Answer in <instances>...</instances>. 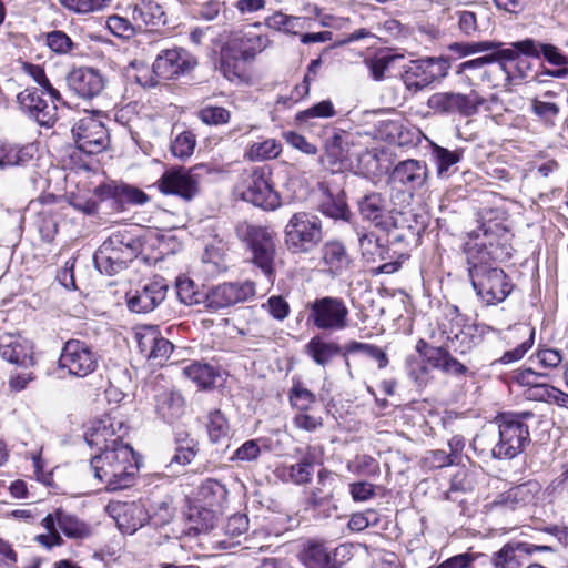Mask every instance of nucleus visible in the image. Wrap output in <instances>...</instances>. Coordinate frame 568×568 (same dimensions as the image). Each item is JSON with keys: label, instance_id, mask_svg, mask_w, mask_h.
<instances>
[{"label": "nucleus", "instance_id": "nucleus-1", "mask_svg": "<svg viewBox=\"0 0 568 568\" xmlns=\"http://www.w3.org/2000/svg\"><path fill=\"white\" fill-rule=\"evenodd\" d=\"M505 229L499 223L483 224L475 231V242L466 244L465 253L473 288L485 305L504 302L513 291L506 273L490 263L491 247Z\"/></svg>", "mask_w": 568, "mask_h": 568}, {"label": "nucleus", "instance_id": "nucleus-2", "mask_svg": "<svg viewBox=\"0 0 568 568\" xmlns=\"http://www.w3.org/2000/svg\"><path fill=\"white\" fill-rule=\"evenodd\" d=\"M90 466L94 477L105 489L116 491L133 485L139 471V459L129 445H119L104 449L91 458Z\"/></svg>", "mask_w": 568, "mask_h": 568}, {"label": "nucleus", "instance_id": "nucleus-3", "mask_svg": "<svg viewBox=\"0 0 568 568\" xmlns=\"http://www.w3.org/2000/svg\"><path fill=\"white\" fill-rule=\"evenodd\" d=\"M141 250L138 237L129 230L112 232L93 255V262L100 273L114 275L136 258Z\"/></svg>", "mask_w": 568, "mask_h": 568}, {"label": "nucleus", "instance_id": "nucleus-4", "mask_svg": "<svg viewBox=\"0 0 568 568\" xmlns=\"http://www.w3.org/2000/svg\"><path fill=\"white\" fill-rule=\"evenodd\" d=\"M235 233L251 252V262L272 282L276 254L275 233L268 227L248 222L239 223Z\"/></svg>", "mask_w": 568, "mask_h": 568}, {"label": "nucleus", "instance_id": "nucleus-5", "mask_svg": "<svg viewBox=\"0 0 568 568\" xmlns=\"http://www.w3.org/2000/svg\"><path fill=\"white\" fill-rule=\"evenodd\" d=\"M532 413L501 414L497 418L499 440L491 449L498 459H511L519 455L530 442L529 426L525 422Z\"/></svg>", "mask_w": 568, "mask_h": 568}, {"label": "nucleus", "instance_id": "nucleus-6", "mask_svg": "<svg viewBox=\"0 0 568 568\" xmlns=\"http://www.w3.org/2000/svg\"><path fill=\"white\" fill-rule=\"evenodd\" d=\"M284 241L292 253H311L323 241L322 220L310 212L294 213L284 227Z\"/></svg>", "mask_w": 568, "mask_h": 568}, {"label": "nucleus", "instance_id": "nucleus-7", "mask_svg": "<svg viewBox=\"0 0 568 568\" xmlns=\"http://www.w3.org/2000/svg\"><path fill=\"white\" fill-rule=\"evenodd\" d=\"M271 175V170L266 166H256L244 172L237 185L241 199L263 210L277 209L281 196L273 187Z\"/></svg>", "mask_w": 568, "mask_h": 568}, {"label": "nucleus", "instance_id": "nucleus-8", "mask_svg": "<svg viewBox=\"0 0 568 568\" xmlns=\"http://www.w3.org/2000/svg\"><path fill=\"white\" fill-rule=\"evenodd\" d=\"M449 68V60L444 57L412 60L404 67L400 78L406 90L418 93L433 82L444 79Z\"/></svg>", "mask_w": 568, "mask_h": 568}, {"label": "nucleus", "instance_id": "nucleus-9", "mask_svg": "<svg viewBox=\"0 0 568 568\" xmlns=\"http://www.w3.org/2000/svg\"><path fill=\"white\" fill-rule=\"evenodd\" d=\"M349 311L341 297L324 296L308 305V323L325 332H339L348 326Z\"/></svg>", "mask_w": 568, "mask_h": 568}, {"label": "nucleus", "instance_id": "nucleus-10", "mask_svg": "<svg viewBox=\"0 0 568 568\" xmlns=\"http://www.w3.org/2000/svg\"><path fill=\"white\" fill-rule=\"evenodd\" d=\"M99 366L98 353L83 341L69 339L64 343L58 361L59 371L69 376L84 378Z\"/></svg>", "mask_w": 568, "mask_h": 568}, {"label": "nucleus", "instance_id": "nucleus-11", "mask_svg": "<svg viewBox=\"0 0 568 568\" xmlns=\"http://www.w3.org/2000/svg\"><path fill=\"white\" fill-rule=\"evenodd\" d=\"M71 132L77 149L84 154H99L108 148V130L95 114L88 113L79 119Z\"/></svg>", "mask_w": 568, "mask_h": 568}, {"label": "nucleus", "instance_id": "nucleus-12", "mask_svg": "<svg viewBox=\"0 0 568 568\" xmlns=\"http://www.w3.org/2000/svg\"><path fill=\"white\" fill-rule=\"evenodd\" d=\"M357 210L364 221L388 235L398 229L396 215L399 213L389 209V203L382 193L369 192L361 196L357 200Z\"/></svg>", "mask_w": 568, "mask_h": 568}, {"label": "nucleus", "instance_id": "nucleus-13", "mask_svg": "<svg viewBox=\"0 0 568 568\" xmlns=\"http://www.w3.org/2000/svg\"><path fill=\"white\" fill-rule=\"evenodd\" d=\"M256 294L253 281L224 282L206 291L205 308L219 311L252 300Z\"/></svg>", "mask_w": 568, "mask_h": 568}, {"label": "nucleus", "instance_id": "nucleus-14", "mask_svg": "<svg viewBox=\"0 0 568 568\" xmlns=\"http://www.w3.org/2000/svg\"><path fill=\"white\" fill-rule=\"evenodd\" d=\"M204 165L172 168L166 170L158 181L159 190L164 194H173L185 201H191L199 193L200 173Z\"/></svg>", "mask_w": 568, "mask_h": 568}, {"label": "nucleus", "instance_id": "nucleus-15", "mask_svg": "<svg viewBox=\"0 0 568 568\" xmlns=\"http://www.w3.org/2000/svg\"><path fill=\"white\" fill-rule=\"evenodd\" d=\"M485 99L475 90L464 94L459 92H438L429 97L427 105L438 113H458L463 116H471L479 111Z\"/></svg>", "mask_w": 568, "mask_h": 568}, {"label": "nucleus", "instance_id": "nucleus-16", "mask_svg": "<svg viewBox=\"0 0 568 568\" xmlns=\"http://www.w3.org/2000/svg\"><path fill=\"white\" fill-rule=\"evenodd\" d=\"M468 318L463 315L457 306H448L445 317L439 324V331L446 339V347L455 353L466 354L471 349V339Z\"/></svg>", "mask_w": 568, "mask_h": 568}, {"label": "nucleus", "instance_id": "nucleus-17", "mask_svg": "<svg viewBox=\"0 0 568 568\" xmlns=\"http://www.w3.org/2000/svg\"><path fill=\"white\" fill-rule=\"evenodd\" d=\"M168 284L162 277H154L139 284L126 293V304L134 313H149L155 310L166 297Z\"/></svg>", "mask_w": 568, "mask_h": 568}, {"label": "nucleus", "instance_id": "nucleus-18", "mask_svg": "<svg viewBox=\"0 0 568 568\" xmlns=\"http://www.w3.org/2000/svg\"><path fill=\"white\" fill-rule=\"evenodd\" d=\"M349 558L348 545L332 548L323 542L311 541L303 552V561L307 568H342Z\"/></svg>", "mask_w": 568, "mask_h": 568}, {"label": "nucleus", "instance_id": "nucleus-19", "mask_svg": "<svg viewBox=\"0 0 568 568\" xmlns=\"http://www.w3.org/2000/svg\"><path fill=\"white\" fill-rule=\"evenodd\" d=\"M196 64V59L191 53L182 48H174L162 51L152 70L158 78L171 80L190 72Z\"/></svg>", "mask_w": 568, "mask_h": 568}, {"label": "nucleus", "instance_id": "nucleus-20", "mask_svg": "<svg viewBox=\"0 0 568 568\" xmlns=\"http://www.w3.org/2000/svg\"><path fill=\"white\" fill-rule=\"evenodd\" d=\"M320 254L322 272L332 278L341 277L353 268L354 260L345 243L339 240L325 242Z\"/></svg>", "mask_w": 568, "mask_h": 568}, {"label": "nucleus", "instance_id": "nucleus-21", "mask_svg": "<svg viewBox=\"0 0 568 568\" xmlns=\"http://www.w3.org/2000/svg\"><path fill=\"white\" fill-rule=\"evenodd\" d=\"M17 101L21 110L30 118L34 119L40 125L50 128L57 119V102L49 104L36 88H27L17 95Z\"/></svg>", "mask_w": 568, "mask_h": 568}, {"label": "nucleus", "instance_id": "nucleus-22", "mask_svg": "<svg viewBox=\"0 0 568 568\" xmlns=\"http://www.w3.org/2000/svg\"><path fill=\"white\" fill-rule=\"evenodd\" d=\"M199 497L205 507L196 510L203 518V524L195 526L196 530H207L214 526L216 508H221L227 497V490L223 484L215 479L205 480L199 488Z\"/></svg>", "mask_w": 568, "mask_h": 568}, {"label": "nucleus", "instance_id": "nucleus-23", "mask_svg": "<svg viewBox=\"0 0 568 568\" xmlns=\"http://www.w3.org/2000/svg\"><path fill=\"white\" fill-rule=\"evenodd\" d=\"M0 356L14 365L32 366L33 345L20 334L4 333L0 335Z\"/></svg>", "mask_w": 568, "mask_h": 568}, {"label": "nucleus", "instance_id": "nucleus-24", "mask_svg": "<svg viewBox=\"0 0 568 568\" xmlns=\"http://www.w3.org/2000/svg\"><path fill=\"white\" fill-rule=\"evenodd\" d=\"M67 83L78 97L92 99L104 89V79L101 73L92 68H78L67 75Z\"/></svg>", "mask_w": 568, "mask_h": 568}, {"label": "nucleus", "instance_id": "nucleus-25", "mask_svg": "<svg viewBox=\"0 0 568 568\" xmlns=\"http://www.w3.org/2000/svg\"><path fill=\"white\" fill-rule=\"evenodd\" d=\"M116 428L122 429V423L111 418L100 419L91 424L84 434L85 442L91 447H97L101 453L104 449H112L114 446L125 445Z\"/></svg>", "mask_w": 568, "mask_h": 568}, {"label": "nucleus", "instance_id": "nucleus-26", "mask_svg": "<svg viewBox=\"0 0 568 568\" xmlns=\"http://www.w3.org/2000/svg\"><path fill=\"white\" fill-rule=\"evenodd\" d=\"M540 489L539 483L530 480L499 494L494 505L513 511L519 510L535 505Z\"/></svg>", "mask_w": 568, "mask_h": 568}, {"label": "nucleus", "instance_id": "nucleus-27", "mask_svg": "<svg viewBox=\"0 0 568 568\" xmlns=\"http://www.w3.org/2000/svg\"><path fill=\"white\" fill-rule=\"evenodd\" d=\"M139 30L158 29L166 23V14L156 0H136L126 8Z\"/></svg>", "mask_w": 568, "mask_h": 568}, {"label": "nucleus", "instance_id": "nucleus-28", "mask_svg": "<svg viewBox=\"0 0 568 568\" xmlns=\"http://www.w3.org/2000/svg\"><path fill=\"white\" fill-rule=\"evenodd\" d=\"M392 179L410 190L420 189L428 179L427 164L413 159L402 161L394 168Z\"/></svg>", "mask_w": 568, "mask_h": 568}, {"label": "nucleus", "instance_id": "nucleus-29", "mask_svg": "<svg viewBox=\"0 0 568 568\" xmlns=\"http://www.w3.org/2000/svg\"><path fill=\"white\" fill-rule=\"evenodd\" d=\"M432 155L436 164V173L439 179H448L457 171V164L464 158V149L448 150L433 143Z\"/></svg>", "mask_w": 568, "mask_h": 568}, {"label": "nucleus", "instance_id": "nucleus-30", "mask_svg": "<svg viewBox=\"0 0 568 568\" xmlns=\"http://www.w3.org/2000/svg\"><path fill=\"white\" fill-rule=\"evenodd\" d=\"M516 550L531 552L532 550H549L547 546H532L525 542L506 544L500 550L493 554L490 562L495 568H518L519 562Z\"/></svg>", "mask_w": 568, "mask_h": 568}, {"label": "nucleus", "instance_id": "nucleus-31", "mask_svg": "<svg viewBox=\"0 0 568 568\" xmlns=\"http://www.w3.org/2000/svg\"><path fill=\"white\" fill-rule=\"evenodd\" d=\"M232 43L240 52L241 58L247 61L264 51L271 44V40L265 34L245 32L235 37Z\"/></svg>", "mask_w": 568, "mask_h": 568}, {"label": "nucleus", "instance_id": "nucleus-32", "mask_svg": "<svg viewBox=\"0 0 568 568\" xmlns=\"http://www.w3.org/2000/svg\"><path fill=\"white\" fill-rule=\"evenodd\" d=\"M358 235V247L364 261L377 262L387 258L388 248L381 243V239L374 232L362 231Z\"/></svg>", "mask_w": 568, "mask_h": 568}, {"label": "nucleus", "instance_id": "nucleus-33", "mask_svg": "<svg viewBox=\"0 0 568 568\" xmlns=\"http://www.w3.org/2000/svg\"><path fill=\"white\" fill-rule=\"evenodd\" d=\"M341 347L333 342H326L320 336H314L305 345V353L320 366L325 367L332 358L338 355Z\"/></svg>", "mask_w": 568, "mask_h": 568}, {"label": "nucleus", "instance_id": "nucleus-34", "mask_svg": "<svg viewBox=\"0 0 568 568\" xmlns=\"http://www.w3.org/2000/svg\"><path fill=\"white\" fill-rule=\"evenodd\" d=\"M223 529L225 538L217 540L216 545L221 549H230L239 545V538L248 530V517L244 514H235L229 517Z\"/></svg>", "mask_w": 568, "mask_h": 568}, {"label": "nucleus", "instance_id": "nucleus-35", "mask_svg": "<svg viewBox=\"0 0 568 568\" xmlns=\"http://www.w3.org/2000/svg\"><path fill=\"white\" fill-rule=\"evenodd\" d=\"M37 148L33 144L1 145L2 168L23 166L33 160Z\"/></svg>", "mask_w": 568, "mask_h": 568}, {"label": "nucleus", "instance_id": "nucleus-36", "mask_svg": "<svg viewBox=\"0 0 568 568\" xmlns=\"http://www.w3.org/2000/svg\"><path fill=\"white\" fill-rule=\"evenodd\" d=\"M57 524L68 538L84 539L91 536L92 532L89 525L62 509L57 510Z\"/></svg>", "mask_w": 568, "mask_h": 568}, {"label": "nucleus", "instance_id": "nucleus-37", "mask_svg": "<svg viewBox=\"0 0 568 568\" xmlns=\"http://www.w3.org/2000/svg\"><path fill=\"white\" fill-rule=\"evenodd\" d=\"M282 152V145L275 139H266L252 143L244 152V158L252 162L276 159Z\"/></svg>", "mask_w": 568, "mask_h": 568}, {"label": "nucleus", "instance_id": "nucleus-38", "mask_svg": "<svg viewBox=\"0 0 568 568\" xmlns=\"http://www.w3.org/2000/svg\"><path fill=\"white\" fill-rule=\"evenodd\" d=\"M175 288L178 298L180 300L181 303L189 306L201 304L205 306L206 292H200L196 288L195 283L191 278L186 276H179L176 278Z\"/></svg>", "mask_w": 568, "mask_h": 568}, {"label": "nucleus", "instance_id": "nucleus-39", "mask_svg": "<svg viewBox=\"0 0 568 568\" xmlns=\"http://www.w3.org/2000/svg\"><path fill=\"white\" fill-rule=\"evenodd\" d=\"M183 375L201 388L214 385L216 374L212 366L194 362L183 368Z\"/></svg>", "mask_w": 568, "mask_h": 568}, {"label": "nucleus", "instance_id": "nucleus-40", "mask_svg": "<svg viewBox=\"0 0 568 568\" xmlns=\"http://www.w3.org/2000/svg\"><path fill=\"white\" fill-rule=\"evenodd\" d=\"M521 54L525 57L537 54L534 39H525L514 42L509 48L500 49L493 55L495 57V61L505 60L508 62H516L519 60Z\"/></svg>", "mask_w": 568, "mask_h": 568}, {"label": "nucleus", "instance_id": "nucleus-41", "mask_svg": "<svg viewBox=\"0 0 568 568\" xmlns=\"http://www.w3.org/2000/svg\"><path fill=\"white\" fill-rule=\"evenodd\" d=\"M336 115V110L331 100H323L314 105L298 112L295 121L300 124L311 125L314 119H328Z\"/></svg>", "mask_w": 568, "mask_h": 568}, {"label": "nucleus", "instance_id": "nucleus-42", "mask_svg": "<svg viewBox=\"0 0 568 568\" xmlns=\"http://www.w3.org/2000/svg\"><path fill=\"white\" fill-rule=\"evenodd\" d=\"M515 332L528 337L514 349L505 352L498 359V362L501 364H510L521 359L525 354L532 347L535 338V331L532 328L527 326H519L515 328Z\"/></svg>", "mask_w": 568, "mask_h": 568}, {"label": "nucleus", "instance_id": "nucleus-43", "mask_svg": "<svg viewBox=\"0 0 568 568\" xmlns=\"http://www.w3.org/2000/svg\"><path fill=\"white\" fill-rule=\"evenodd\" d=\"M207 434L212 443H221L230 436V424L221 410L215 409L209 414Z\"/></svg>", "mask_w": 568, "mask_h": 568}, {"label": "nucleus", "instance_id": "nucleus-44", "mask_svg": "<svg viewBox=\"0 0 568 568\" xmlns=\"http://www.w3.org/2000/svg\"><path fill=\"white\" fill-rule=\"evenodd\" d=\"M537 54H531V58L542 57L549 64L558 69H568V55L556 45L550 43H541L535 40Z\"/></svg>", "mask_w": 568, "mask_h": 568}, {"label": "nucleus", "instance_id": "nucleus-45", "mask_svg": "<svg viewBox=\"0 0 568 568\" xmlns=\"http://www.w3.org/2000/svg\"><path fill=\"white\" fill-rule=\"evenodd\" d=\"M347 469L364 477H378L381 474L379 463L369 455H357L347 463Z\"/></svg>", "mask_w": 568, "mask_h": 568}, {"label": "nucleus", "instance_id": "nucleus-46", "mask_svg": "<svg viewBox=\"0 0 568 568\" xmlns=\"http://www.w3.org/2000/svg\"><path fill=\"white\" fill-rule=\"evenodd\" d=\"M402 58V54L379 53L373 58L366 59L365 64L369 70L371 77L375 81H382L384 80L385 72L389 69L390 64Z\"/></svg>", "mask_w": 568, "mask_h": 568}, {"label": "nucleus", "instance_id": "nucleus-47", "mask_svg": "<svg viewBox=\"0 0 568 568\" xmlns=\"http://www.w3.org/2000/svg\"><path fill=\"white\" fill-rule=\"evenodd\" d=\"M106 28L110 32L121 39L133 38L139 30L138 24L131 19L118 14L110 16L106 19Z\"/></svg>", "mask_w": 568, "mask_h": 568}, {"label": "nucleus", "instance_id": "nucleus-48", "mask_svg": "<svg viewBox=\"0 0 568 568\" xmlns=\"http://www.w3.org/2000/svg\"><path fill=\"white\" fill-rule=\"evenodd\" d=\"M197 118L206 125H224L231 120V111L219 105L205 104L196 113Z\"/></svg>", "mask_w": 568, "mask_h": 568}, {"label": "nucleus", "instance_id": "nucleus-49", "mask_svg": "<svg viewBox=\"0 0 568 568\" xmlns=\"http://www.w3.org/2000/svg\"><path fill=\"white\" fill-rule=\"evenodd\" d=\"M22 69L41 87L42 93H48L53 101H62L59 90L51 84L42 67L32 63H23Z\"/></svg>", "mask_w": 568, "mask_h": 568}, {"label": "nucleus", "instance_id": "nucleus-50", "mask_svg": "<svg viewBox=\"0 0 568 568\" xmlns=\"http://www.w3.org/2000/svg\"><path fill=\"white\" fill-rule=\"evenodd\" d=\"M158 412L165 420H174L183 412V398L176 394H163L158 403Z\"/></svg>", "mask_w": 568, "mask_h": 568}, {"label": "nucleus", "instance_id": "nucleus-51", "mask_svg": "<svg viewBox=\"0 0 568 568\" xmlns=\"http://www.w3.org/2000/svg\"><path fill=\"white\" fill-rule=\"evenodd\" d=\"M45 44L57 54H68L77 47L71 38L61 30H54L45 34Z\"/></svg>", "mask_w": 568, "mask_h": 568}, {"label": "nucleus", "instance_id": "nucleus-52", "mask_svg": "<svg viewBox=\"0 0 568 568\" xmlns=\"http://www.w3.org/2000/svg\"><path fill=\"white\" fill-rule=\"evenodd\" d=\"M347 138L348 134L346 132L333 130L332 135L325 141V150L328 156L335 160H343L348 151Z\"/></svg>", "mask_w": 568, "mask_h": 568}, {"label": "nucleus", "instance_id": "nucleus-53", "mask_svg": "<svg viewBox=\"0 0 568 568\" xmlns=\"http://www.w3.org/2000/svg\"><path fill=\"white\" fill-rule=\"evenodd\" d=\"M301 18L295 16H287L281 11L273 13L272 16L265 18L264 24L276 31H282L286 33L295 34L296 31L294 29L298 27Z\"/></svg>", "mask_w": 568, "mask_h": 568}, {"label": "nucleus", "instance_id": "nucleus-54", "mask_svg": "<svg viewBox=\"0 0 568 568\" xmlns=\"http://www.w3.org/2000/svg\"><path fill=\"white\" fill-rule=\"evenodd\" d=\"M285 473L292 483L296 485L307 484L313 476V462L308 457H305L300 463L287 467Z\"/></svg>", "mask_w": 568, "mask_h": 568}, {"label": "nucleus", "instance_id": "nucleus-55", "mask_svg": "<svg viewBox=\"0 0 568 568\" xmlns=\"http://www.w3.org/2000/svg\"><path fill=\"white\" fill-rule=\"evenodd\" d=\"M531 111L541 122L551 126L559 114V106L554 102L535 98L531 100Z\"/></svg>", "mask_w": 568, "mask_h": 568}, {"label": "nucleus", "instance_id": "nucleus-56", "mask_svg": "<svg viewBox=\"0 0 568 568\" xmlns=\"http://www.w3.org/2000/svg\"><path fill=\"white\" fill-rule=\"evenodd\" d=\"M346 353H356L363 352L365 355L376 359L378 362V367L384 368L388 364L387 355L384 351H382L378 346L361 343V342H349L345 345Z\"/></svg>", "mask_w": 568, "mask_h": 568}, {"label": "nucleus", "instance_id": "nucleus-57", "mask_svg": "<svg viewBox=\"0 0 568 568\" xmlns=\"http://www.w3.org/2000/svg\"><path fill=\"white\" fill-rule=\"evenodd\" d=\"M315 400V395L300 384L293 386L290 392V402L297 412L311 410Z\"/></svg>", "mask_w": 568, "mask_h": 568}, {"label": "nucleus", "instance_id": "nucleus-58", "mask_svg": "<svg viewBox=\"0 0 568 568\" xmlns=\"http://www.w3.org/2000/svg\"><path fill=\"white\" fill-rule=\"evenodd\" d=\"M161 334L154 326H145L135 333L139 351L142 355L148 357L150 352L154 348V344L160 338Z\"/></svg>", "mask_w": 568, "mask_h": 568}, {"label": "nucleus", "instance_id": "nucleus-59", "mask_svg": "<svg viewBox=\"0 0 568 568\" xmlns=\"http://www.w3.org/2000/svg\"><path fill=\"white\" fill-rule=\"evenodd\" d=\"M195 148V138L191 132L180 133L171 145L174 156L185 159L192 155Z\"/></svg>", "mask_w": 568, "mask_h": 568}, {"label": "nucleus", "instance_id": "nucleus-60", "mask_svg": "<svg viewBox=\"0 0 568 568\" xmlns=\"http://www.w3.org/2000/svg\"><path fill=\"white\" fill-rule=\"evenodd\" d=\"M496 48L494 42H454L448 45L449 51L457 53L459 57L486 52Z\"/></svg>", "mask_w": 568, "mask_h": 568}, {"label": "nucleus", "instance_id": "nucleus-61", "mask_svg": "<svg viewBox=\"0 0 568 568\" xmlns=\"http://www.w3.org/2000/svg\"><path fill=\"white\" fill-rule=\"evenodd\" d=\"M483 557L484 555L478 552H464L453 556L437 566L428 568H474L475 561Z\"/></svg>", "mask_w": 568, "mask_h": 568}, {"label": "nucleus", "instance_id": "nucleus-62", "mask_svg": "<svg viewBox=\"0 0 568 568\" xmlns=\"http://www.w3.org/2000/svg\"><path fill=\"white\" fill-rule=\"evenodd\" d=\"M261 439H250L243 443L233 454V462H254L258 458L262 447Z\"/></svg>", "mask_w": 568, "mask_h": 568}, {"label": "nucleus", "instance_id": "nucleus-63", "mask_svg": "<svg viewBox=\"0 0 568 568\" xmlns=\"http://www.w3.org/2000/svg\"><path fill=\"white\" fill-rule=\"evenodd\" d=\"M293 425L305 432H315L323 426V418L311 410H302L293 417Z\"/></svg>", "mask_w": 568, "mask_h": 568}, {"label": "nucleus", "instance_id": "nucleus-64", "mask_svg": "<svg viewBox=\"0 0 568 568\" xmlns=\"http://www.w3.org/2000/svg\"><path fill=\"white\" fill-rule=\"evenodd\" d=\"M114 191L119 201L129 204L143 205L149 201L148 194L135 186L121 185L119 189H115Z\"/></svg>", "mask_w": 568, "mask_h": 568}]
</instances>
